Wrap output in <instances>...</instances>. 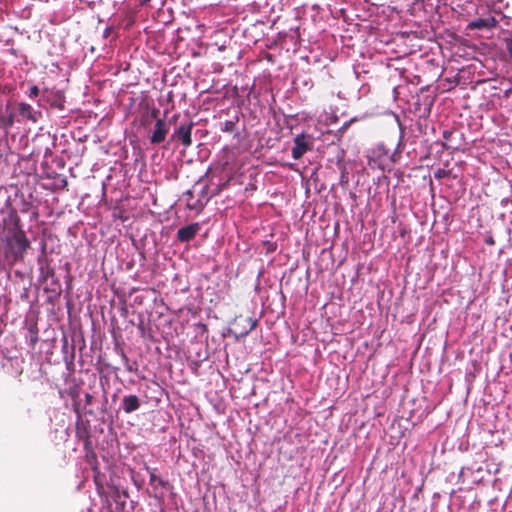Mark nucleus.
<instances>
[{
    "label": "nucleus",
    "mask_w": 512,
    "mask_h": 512,
    "mask_svg": "<svg viewBox=\"0 0 512 512\" xmlns=\"http://www.w3.org/2000/svg\"><path fill=\"white\" fill-rule=\"evenodd\" d=\"M8 245L13 252V257L15 260H20L23 258L25 252L30 247V242L25 235V232L21 229H18L13 232L12 236L8 240Z\"/></svg>",
    "instance_id": "f257e3e1"
},
{
    "label": "nucleus",
    "mask_w": 512,
    "mask_h": 512,
    "mask_svg": "<svg viewBox=\"0 0 512 512\" xmlns=\"http://www.w3.org/2000/svg\"><path fill=\"white\" fill-rule=\"evenodd\" d=\"M194 126L193 122L181 123L173 132L172 139L180 141L184 147H189L192 144L191 132Z\"/></svg>",
    "instance_id": "f03ea898"
},
{
    "label": "nucleus",
    "mask_w": 512,
    "mask_h": 512,
    "mask_svg": "<svg viewBox=\"0 0 512 512\" xmlns=\"http://www.w3.org/2000/svg\"><path fill=\"white\" fill-rule=\"evenodd\" d=\"M389 152L383 146L373 149L369 156V165L371 168L384 170L389 162Z\"/></svg>",
    "instance_id": "7ed1b4c3"
},
{
    "label": "nucleus",
    "mask_w": 512,
    "mask_h": 512,
    "mask_svg": "<svg viewBox=\"0 0 512 512\" xmlns=\"http://www.w3.org/2000/svg\"><path fill=\"white\" fill-rule=\"evenodd\" d=\"M312 149V141L308 135L299 134L294 138L292 148V157L295 160L300 159L307 151Z\"/></svg>",
    "instance_id": "20e7f679"
},
{
    "label": "nucleus",
    "mask_w": 512,
    "mask_h": 512,
    "mask_svg": "<svg viewBox=\"0 0 512 512\" xmlns=\"http://www.w3.org/2000/svg\"><path fill=\"white\" fill-rule=\"evenodd\" d=\"M168 127L163 119H157L155 128L150 136V142L152 144H159L163 142L167 136Z\"/></svg>",
    "instance_id": "39448f33"
},
{
    "label": "nucleus",
    "mask_w": 512,
    "mask_h": 512,
    "mask_svg": "<svg viewBox=\"0 0 512 512\" xmlns=\"http://www.w3.org/2000/svg\"><path fill=\"white\" fill-rule=\"evenodd\" d=\"M200 230L199 223H192L181 227L177 232V239L180 242H188L195 237Z\"/></svg>",
    "instance_id": "423d86ee"
},
{
    "label": "nucleus",
    "mask_w": 512,
    "mask_h": 512,
    "mask_svg": "<svg viewBox=\"0 0 512 512\" xmlns=\"http://www.w3.org/2000/svg\"><path fill=\"white\" fill-rule=\"evenodd\" d=\"M19 114L23 118L36 123L41 116V112L34 110V108L27 103L21 102L18 106Z\"/></svg>",
    "instance_id": "0eeeda50"
},
{
    "label": "nucleus",
    "mask_w": 512,
    "mask_h": 512,
    "mask_svg": "<svg viewBox=\"0 0 512 512\" xmlns=\"http://www.w3.org/2000/svg\"><path fill=\"white\" fill-rule=\"evenodd\" d=\"M140 407V400L136 395L124 396L122 399V408L125 413L129 414Z\"/></svg>",
    "instance_id": "6e6552de"
},
{
    "label": "nucleus",
    "mask_w": 512,
    "mask_h": 512,
    "mask_svg": "<svg viewBox=\"0 0 512 512\" xmlns=\"http://www.w3.org/2000/svg\"><path fill=\"white\" fill-rule=\"evenodd\" d=\"M495 19L494 18H490V19H484V18H478L474 21H472L470 24H469V27L472 28V29H483V28H492L495 26Z\"/></svg>",
    "instance_id": "1a4fd4ad"
},
{
    "label": "nucleus",
    "mask_w": 512,
    "mask_h": 512,
    "mask_svg": "<svg viewBox=\"0 0 512 512\" xmlns=\"http://www.w3.org/2000/svg\"><path fill=\"white\" fill-rule=\"evenodd\" d=\"M237 121H238V118H236L235 120H227V121L221 123L220 130L222 132H226V133L234 132V130L236 128Z\"/></svg>",
    "instance_id": "9d476101"
},
{
    "label": "nucleus",
    "mask_w": 512,
    "mask_h": 512,
    "mask_svg": "<svg viewBox=\"0 0 512 512\" xmlns=\"http://www.w3.org/2000/svg\"><path fill=\"white\" fill-rule=\"evenodd\" d=\"M150 484L152 486H157V485H164L165 482L159 477L157 476L155 473H150Z\"/></svg>",
    "instance_id": "9b49d317"
},
{
    "label": "nucleus",
    "mask_w": 512,
    "mask_h": 512,
    "mask_svg": "<svg viewBox=\"0 0 512 512\" xmlns=\"http://www.w3.org/2000/svg\"><path fill=\"white\" fill-rule=\"evenodd\" d=\"M39 94V89L37 86H32L29 90V93H28V96L30 98H34V97H37Z\"/></svg>",
    "instance_id": "f8f14e48"
},
{
    "label": "nucleus",
    "mask_w": 512,
    "mask_h": 512,
    "mask_svg": "<svg viewBox=\"0 0 512 512\" xmlns=\"http://www.w3.org/2000/svg\"><path fill=\"white\" fill-rule=\"evenodd\" d=\"M505 46H506L507 52L512 57V38H507L505 40Z\"/></svg>",
    "instance_id": "ddd939ff"
},
{
    "label": "nucleus",
    "mask_w": 512,
    "mask_h": 512,
    "mask_svg": "<svg viewBox=\"0 0 512 512\" xmlns=\"http://www.w3.org/2000/svg\"><path fill=\"white\" fill-rule=\"evenodd\" d=\"M447 174V171L444 170V169H438L435 173H434V176L435 178L437 179H440V178H443L444 176H446Z\"/></svg>",
    "instance_id": "4468645a"
},
{
    "label": "nucleus",
    "mask_w": 512,
    "mask_h": 512,
    "mask_svg": "<svg viewBox=\"0 0 512 512\" xmlns=\"http://www.w3.org/2000/svg\"><path fill=\"white\" fill-rule=\"evenodd\" d=\"M14 123V117L12 114L9 115V117L6 119L5 126L11 127Z\"/></svg>",
    "instance_id": "2eb2a0df"
},
{
    "label": "nucleus",
    "mask_w": 512,
    "mask_h": 512,
    "mask_svg": "<svg viewBox=\"0 0 512 512\" xmlns=\"http://www.w3.org/2000/svg\"><path fill=\"white\" fill-rule=\"evenodd\" d=\"M122 360L124 361L126 368L129 371H132V368L129 365V359L127 358V356L124 353H122Z\"/></svg>",
    "instance_id": "dca6fc26"
},
{
    "label": "nucleus",
    "mask_w": 512,
    "mask_h": 512,
    "mask_svg": "<svg viewBox=\"0 0 512 512\" xmlns=\"http://www.w3.org/2000/svg\"><path fill=\"white\" fill-rule=\"evenodd\" d=\"M158 114H159V110H158V109H155V108H154V109H152V111H151V117H152V118H154V119H156V120H157V119H159V118H158Z\"/></svg>",
    "instance_id": "f3484780"
},
{
    "label": "nucleus",
    "mask_w": 512,
    "mask_h": 512,
    "mask_svg": "<svg viewBox=\"0 0 512 512\" xmlns=\"http://www.w3.org/2000/svg\"><path fill=\"white\" fill-rule=\"evenodd\" d=\"M187 207L191 210L193 209H197V205L196 204H191L190 202L187 203Z\"/></svg>",
    "instance_id": "a211bd4d"
},
{
    "label": "nucleus",
    "mask_w": 512,
    "mask_h": 512,
    "mask_svg": "<svg viewBox=\"0 0 512 512\" xmlns=\"http://www.w3.org/2000/svg\"><path fill=\"white\" fill-rule=\"evenodd\" d=\"M110 33V28H106L104 31V37H107Z\"/></svg>",
    "instance_id": "6ab92c4d"
},
{
    "label": "nucleus",
    "mask_w": 512,
    "mask_h": 512,
    "mask_svg": "<svg viewBox=\"0 0 512 512\" xmlns=\"http://www.w3.org/2000/svg\"><path fill=\"white\" fill-rule=\"evenodd\" d=\"M186 194H187L190 198H192V197H193V193H192V191H190V190H189V191H187V193H186Z\"/></svg>",
    "instance_id": "aec40b11"
},
{
    "label": "nucleus",
    "mask_w": 512,
    "mask_h": 512,
    "mask_svg": "<svg viewBox=\"0 0 512 512\" xmlns=\"http://www.w3.org/2000/svg\"><path fill=\"white\" fill-rule=\"evenodd\" d=\"M448 134H449V133L445 131V132H444V137H445V138H448Z\"/></svg>",
    "instance_id": "412c9836"
},
{
    "label": "nucleus",
    "mask_w": 512,
    "mask_h": 512,
    "mask_svg": "<svg viewBox=\"0 0 512 512\" xmlns=\"http://www.w3.org/2000/svg\"><path fill=\"white\" fill-rule=\"evenodd\" d=\"M150 0H143V4L148 3Z\"/></svg>",
    "instance_id": "4be33fe9"
}]
</instances>
